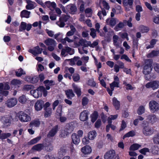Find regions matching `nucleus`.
Listing matches in <instances>:
<instances>
[{"label": "nucleus", "instance_id": "nucleus-1", "mask_svg": "<svg viewBox=\"0 0 159 159\" xmlns=\"http://www.w3.org/2000/svg\"><path fill=\"white\" fill-rule=\"evenodd\" d=\"M44 42L48 46V50L51 52L54 50L57 44L56 41L54 39L50 38L46 39Z\"/></svg>", "mask_w": 159, "mask_h": 159}, {"label": "nucleus", "instance_id": "nucleus-2", "mask_svg": "<svg viewBox=\"0 0 159 159\" xmlns=\"http://www.w3.org/2000/svg\"><path fill=\"white\" fill-rule=\"evenodd\" d=\"M150 109L152 113L157 111L159 109V104L154 100L150 101L149 103Z\"/></svg>", "mask_w": 159, "mask_h": 159}, {"label": "nucleus", "instance_id": "nucleus-3", "mask_svg": "<svg viewBox=\"0 0 159 159\" xmlns=\"http://www.w3.org/2000/svg\"><path fill=\"white\" fill-rule=\"evenodd\" d=\"M145 87L148 89L151 88L154 90L159 88V81L154 80L147 83L145 85Z\"/></svg>", "mask_w": 159, "mask_h": 159}, {"label": "nucleus", "instance_id": "nucleus-4", "mask_svg": "<svg viewBox=\"0 0 159 159\" xmlns=\"http://www.w3.org/2000/svg\"><path fill=\"white\" fill-rule=\"evenodd\" d=\"M154 129L151 127L146 126L143 129L142 132L146 136H149L152 134L154 132Z\"/></svg>", "mask_w": 159, "mask_h": 159}, {"label": "nucleus", "instance_id": "nucleus-5", "mask_svg": "<svg viewBox=\"0 0 159 159\" xmlns=\"http://www.w3.org/2000/svg\"><path fill=\"white\" fill-rule=\"evenodd\" d=\"M18 117L20 120L22 122H27L31 120L30 116L23 112H20L19 113Z\"/></svg>", "mask_w": 159, "mask_h": 159}, {"label": "nucleus", "instance_id": "nucleus-6", "mask_svg": "<svg viewBox=\"0 0 159 159\" xmlns=\"http://www.w3.org/2000/svg\"><path fill=\"white\" fill-rule=\"evenodd\" d=\"M146 120L149 123L153 124L157 121V118L155 115L151 114L146 116Z\"/></svg>", "mask_w": 159, "mask_h": 159}, {"label": "nucleus", "instance_id": "nucleus-7", "mask_svg": "<svg viewBox=\"0 0 159 159\" xmlns=\"http://www.w3.org/2000/svg\"><path fill=\"white\" fill-rule=\"evenodd\" d=\"M152 64L149 63L146 64L143 67V72L145 75H147L150 73L152 70Z\"/></svg>", "mask_w": 159, "mask_h": 159}, {"label": "nucleus", "instance_id": "nucleus-8", "mask_svg": "<svg viewBox=\"0 0 159 159\" xmlns=\"http://www.w3.org/2000/svg\"><path fill=\"white\" fill-rule=\"evenodd\" d=\"M115 154V152L114 150H110L105 153L104 155V158L105 159H112Z\"/></svg>", "mask_w": 159, "mask_h": 159}, {"label": "nucleus", "instance_id": "nucleus-9", "mask_svg": "<svg viewBox=\"0 0 159 159\" xmlns=\"http://www.w3.org/2000/svg\"><path fill=\"white\" fill-rule=\"evenodd\" d=\"M43 50L42 48H40L39 46H37L33 49H29V52L34 55H36L37 54H41Z\"/></svg>", "mask_w": 159, "mask_h": 159}, {"label": "nucleus", "instance_id": "nucleus-10", "mask_svg": "<svg viewBox=\"0 0 159 159\" xmlns=\"http://www.w3.org/2000/svg\"><path fill=\"white\" fill-rule=\"evenodd\" d=\"M58 128V126L56 125L49 131L47 134V137L48 138H51L57 134Z\"/></svg>", "mask_w": 159, "mask_h": 159}, {"label": "nucleus", "instance_id": "nucleus-11", "mask_svg": "<svg viewBox=\"0 0 159 159\" xmlns=\"http://www.w3.org/2000/svg\"><path fill=\"white\" fill-rule=\"evenodd\" d=\"M44 105V102L43 100H38L35 103L34 105L35 109L37 111H40L42 109Z\"/></svg>", "mask_w": 159, "mask_h": 159}, {"label": "nucleus", "instance_id": "nucleus-12", "mask_svg": "<svg viewBox=\"0 0 159 159\" xmlns=\"http://www.w3.org/2000/svg\"><path fill=\"white\" fill-rule=\"evenodd\" d=\"M17 102V100L16 98H12L8 99L6 102V104L8 107H11L16 105Z\"/></svg>", "mask_w": 159, "mask_h": 159}, {"label": "nucleus", "instance_id": "nucleus-13", "mask_svg": "<svg viewBox=\"0 0 159 159\" xmlns=\"http://www.w3.org/2000/svg\"><path fill=\"white\" fill-rule=\"evenodd\" d=\"M27 5L26 6V8L27 10H31L34 9L36 6L35 2L30 0H26Z\"/></svg>", "mask_w": 159, "mask_h": 159}, {"label": "nucleus", "instance_id": "nucleus-14", "mask_svg": "<svg viewBox=\"0 0 159 159\" xmlns=\"http://www.w3.org/2000/svg\"><path fill=\"white\" fill-rule=\"evenodd\" d=\"M67 8L70 13L72 14H75L77 10L76 6L75 5L72 4L67 5Z\"/></svg>", "mask_w": 159, "mask_h": 159}, {"label": "nucleus", "instance_id": "nucleus-15", "mask_svg": "<svg viewBox=\"0 0 159 159\" xmlns=\"http://www.w3.org/2000/svg\"><path fill=\"white\" fill-rule=\"evenodd\" d=\"M88 111L87 110H84L80 114V118L82 121H85L88 119Z\"/></svg>", "mask_w": 159, "mask_h": 159}, {"label": "nucleus", "instance_id": "nucleus-16", "mask_svg": "<svg viewBox=\"0 0 159 159\" xmlns=\"http://www.w3.org/2000/svg\"><path fill=\"white\" fill-rule=\"evenodd\" d=\"M118 20L116 18L108 19L106 20V23L112 27L116 24V22H118Z\"/></svg>", "mask_w": 159, "mask_h": 159}, {"label": "nucleus", "instance_id": "nucleus-17", "mask_svg": "<svg viewBox=\"0 0 159 159\" xmlns=\"http://www.w3.org/2000/svg\"><path fill=\"white\" fill-rule=\"evenodd\" d=\"M74 123L71 122L67 123L65 126V129L68 131V132L70 133L74 130Z\"/></svg>", "mask_w": 159, "mask_h": 159}, {"label": "nucleus", "instance_id": "nucleus-18", "mask_svg": "<svg viewBox=\"0 0 159 159\" xmlns=\"http://www.w3.org/2000/svg\"><path fill=\"white\" fill-rule=\"evenodd\" d=\"M79 43L81 45L83 46V47H87L88 46L90 47V42L89 41H87L85 39H81L79 40Z\"/></svg>", "mask_w": 159, "mask_h": 159}, {"label": "nucleus", "instance_id": "nucleus-19", "mask_svg": "<svg viewBox=\"0 0 159 159\" xmlns=\"http://www.w3.org/2000/svg\"><path fill=\"white\" fill-rule=\"evenodd\" d=\"M92 151L91 148L89 146H85L82 148L81 149V152L85 154L90 153Z\"/></svg>", "mask_w": 159, "mask_h": 159}, {"label": "nucleus", "instance_id": "nucleus-20", "mask_svg": "<svg viewBox=\"0 0 159 159\" xmlns=\"http://www.w3.org/2000/svg\"><path fill=\"white\" fill-rule=\"evenodd\" d=\"M30 93L35 98H38L42 95L41 92H39L37 89L32 90L30 91Z\"/></svg>", "mask_w": 159, "mask_h": 159}, {"label": "nucleus", "instance_id": "nucleus-21", "mask_svg": "<svg viewBox=\"0 0 159 159\" xmlns=\"http://www.w3.org/2000/svg\"><path fill=\"white\" fill-rule=\"evenodd\" d=\"M40 124V122L39 120L38 119H35L32 121L30 124V127H38Z\"/></svg>", "mask_w": 159, "mask_h": 159}, {"label": "nucleus", "instance_id": "nucleus-22", "mask_svg": "<svg viewBox=\"0 0 159 159\" xmlns=\"http://www.w3.org/2000/svg\"><path fill=\"white\" fill-rule=\"evenodd\" d=\"M57 112L58 113L60 116L59 120L61 123H64L67 120V118L66 117L64 116H61V110L60 107L58 108L57 111Z\"/></svg>", "mask_w": 159, "mask_h": 159}, {"label": "nucleus", "instance_id": "nucleus-23", "mask_svg": "<svg viewBox=\"0 0 159 159\" xmlns=\"http://www.w3.org/2000/svg\"><path fill=\"white\" fill-rule=\"evenodd\" d=\"M72 141L75 144H78L80 142V137L76 134H73L71 136Z\"/></svg>", "mask_w": 159, "mask_h": 159}, {"label": "nucleus", "instance_id": "nucleus-24", "mask_svg": "<svg viewBox=\"0 0 159 159\" xmlns=\"http://www.w3.org/2000/svg\"><path fill=\"white\" fill-rule=\"evenodd\" d=\"M151 153L154 155H159V148L156 145L153 146L151 150Z\"/></svg>", "mask_w": 159, "mask_h": 159}, {"label": "nucleus", "instance_id": "nucleus-25", "mask_svg": "<svg viewBox=\"0 0 159 159\" xmlns=\"http://www.w3.org/2000/svg\"><path fill=\"white\" fill-rule=\"evenodd\" d=\"M12 119L11 115L5 116L2 117V120L4 121L5 124L10 123Z\"/></svg>", "mask_w": 159, "mask_h": 159}, {"label": "nucleus", "instance_id": "nucleus-26", "mask_svg": "<svg viewBox=\"0 0 159 159\" xmlns=\"http://www.w3.org/2000/svg\"><path fill=\"white\" fill-rule=\"evenodd\" d=\"M65 92L67 98L69 99H71L72 98L75 96V94L72 89L67 90Z\"/></svg>", "mask_w": 159, "mask_h": 159}, {"label": "nucleus", "instance_id": "nucleus-27", "mask_svg": "<svg viewBox=\"0 0 159 159\" xmlns=\"http://www.w3.org/2000/svg\"><path fill=\"white\" fill-rule=\"evenodd\" d=\"M159 55V50H153L147 55L148 58H152Z\"/></svg>", "mask_w": 159, "mask_h": 159}, {"label": "nucleus", "instance_id": "nucleus-28", "mask_svg": "<svg viewBox=\"0 0 159 159\" xmlns=\"http://www.w3.org/2000/svg\"><path fill=\"white\" fill-rule=\"evenodd\" d=\"M30 12L26 10H23L20 13V16L22 17L29 18L30 17Z\"/></svg>", "mask_w": 159, "mask_h": 159}, {"label": "nucleus", "instance_id": "nucleus-29", "mask_svg": "<svg viewBox=\"0 0 159 159\" xmlns=\"http://www.w3.org/2000/svg\"><path fill=\"white\" fill-rule=\"evenodd\" d=\"M113 104L116 110L119 109L120 107V102L118 101L115 97H114L112 99Z\"/></svg>", "mask_w": 159, "mask_h": 159}, {"label": "nucleus", "instance_id": "nucleus-30", "mask_svg": "<svg viewBox=\"0 0 159 159\" xmlns=\"http://www.w3.org/2000/svg\"><path fill=\"white\" fill-rule=\"evenodd\" d=\"M18 99L19 102L22 104H25L28 101V98L24 95L20 96Z\"/></svg>", "mask_w": 159, "mask_h": 159}, {"label": "nucleus", "instance_id": "nucleus-31", "mask_svg": "<svg viewBox=\"0 0 159 159\" xmlns=\"http://www.w3.org/2000/svg\"><path fill=\"white\" fill-rule=\"evenodd\" d=\"M97 134L94 130L90 131L89 133L88 138L90 140H93L96 137Z\"/></svg>", "mask_w": 159, "mask_h": 159}, {"label": "nucleus", "instance_id": "nucleus-32", "mask_svg": "<svg viewBox=\"0 0 159 159\" xmlns=\"http://www.w3.org/2000/svg\"><path fill=\"white\" fill-rule=\"evenodd\" d=\"M73 87L75 92L76 93L78 96H80L81 95V91L80 89L75 85L74 84L72 85Z\"/></svg>", "mask_w": 159, "mask_h": 159}, {"label": "nucleus", "instance_id": "nucleus-33", "mask_svg": "<svg viewBox=\"0 0 159 159\" xmlns=\"http://www.w3.org/2000/svg\"><path fill=\"white\" fill-rule=\"evenodd\" d=\"M27 79H29L30 80H27V81H29L33 84L37 82L39 80V78L36 76H34L32 78H30L28 77L26 78V80H27Z\"/></svg>", "mask_w": 159, "mask_h": 159}, {"label": "nucleus", "instance_id": "nucleus-34", "mask_svg": "<svg viewBox=\"0 0 159 159\" xmlns=\"http://www.w3.org/2000/svg\"><path fill=\"white\" fill-rule=\"evenodd\" d=\"M124 22H120L118 24H117L114 28V29L116 31H118V30L122 29L124 26Z\"/></svg>", "mask_w": 159, "mask_h": 159}, {"label": "nucleus", "instance_id": "nucleus-35", "mask_svg": "<svg viewBox=\"0 0 159 159\" xmlns=\"http://www.w3.org/2000/svg\"><path fill=\"white\" fill-rule=\"evenodd\" d=\"M43 145L42 144H39L34 146L32 148V149L37 151H40L43 147Z\"/></svg>", "mask_w": 159, "mask_h": 159}, {"label": "nucleus", "instance_id": "nucleus-36", "mask_svg": "<svg viewBox=\"0 0 159 159\" xmlns=\"http://www.w3.org/2000/svg\"><path fill=\"white\" fill-rule=\"evenodd\" d=\"M40 136L36 138L32 139L30 142H28L27 144L29 145L34 144L38 142L41 139Z\"/></svg>", "mask_w": 159, "mask_h": 159}, {"label": "nucleus", "instance_id": "nucleus-37", "mask_svg": "<svg viewBox=\"0 0 159 159\" xmlns=\"http://www.w3.org/2000/svg\"><path fill=\"white\" fill-rule=\"evenodd\" d=\"M66 150L63 148H61L58 152L59 158H61L63 156L66 154Z\"/></svg>", "mask_w": 159, "mask_h": 159}, {"label": "nucleus", "instance_id": "nucleus-38", "mask_svg": "<svg viewBox=\"0 0 159 159\" xmlns=\"http://www.w3.org/2000/svg\"><path fill=\"white\" fill-rule=\"evenodd\" d=\"M26 23L25 22H22L19 26V31L20 32L24 31L26 30Z\"/></svg>", "mask_w": 159, "mask_h": 159}, {"label": "nucleus", "instance_id": "nucleus-39", "mask_svg": "<svg viewBox=\"0 0 159 159\" xmlns=\"http://www.w3.org/2000/svg\"><path fill=\"white\" fill-rule=\"evenodd\" d=\"M11 135V134L9 133H2L0 135V139L2 140L9 137Z\"/></svg>", "mask_w": 159, "mask_h": 159}, {"label": "nucleus", "instance_id": "nucleus-40", "mask_svg": "<svg viewBox=\"0 0 159 159\" xmlns=\"http://www.w3.org/2000/svg\"><path fill=\"white\" fill-rule=\"evenodd\" d=\"M157 40L156 39H152L150 42V45L146 47V48L148 49L152 48L154 47V45L156 44Z\"/></svg>", "mask_w": 159, "mask_h": 159}, {"label": "nucleus", "instance_id": "nucleus-41", "mask_svg": "<svg viewBox=\"0 0 159 159\" xmlns=\"http://www.w3.org/2000/svg\"><path fill=\"white\" fill-rule=\"evenodd\" d=\"M139 30L142 33H145L149 31V29L147 27L141 25L139 27Z\"/></svg>", "mask_w": 159, "mask_h": 159}, {"label": "nucleus", "instance_id": "nucleus-42", "mask_svg": "<svg viewBox=\"0 0 159 159\" xmlns=\"http://www.w3.org/2000/svg\"><path fill=\"white\" fill-rule=\"evenodd\" d=\"M79 57H75L73 59H66V60L70 61V64L71 65H74L75 64V62L77 61V60L80 59Z\"/></svg>", "mask_w": 159, "mask_h": 159}, {"label": "nucleus", "instance_id": "nucleus-43", "mask_svg": "<svg viewBox=\"0 0 159 159\" xmlns=\"http://www.w3.org/2000/svg\"><path fill=\"white\" fill-rule=\"evenodd\" d=\"M118 39L119 37L116 35H114L113 37V44L117 48L119 46V43L117 42Z\"/></svg>", "mask_w": 159, "mask_h": 159}, {"label": "nucleus", "instance_id": "nucleus-44", "mask_svg": "<svg viewBox=\"0 0 159 159\" xmlns=\"http://www.w3.org/2000/svg\"><path fill=\"white\" fill-rule=\"evenodd\" d=\"M25 74V72L21 68L19 69L16 71V75L17 77H20L23 75Z\"/></svg>", "mask_w": 159, "mask_h": 159}, {"label": "nucleus", "instance_id": "nucleus-45", "mask_svg": "<svg viewBox=\"0 0 159 159\" xmlns=\"http://www.w3.org/2000/svg\"><path fill=\"white\" fill-rule=\"evenodd\" d=\"M11 84L15 86H19L22 84L21 81L17 79H14L11 82Z\"/></svg>", "mask_w": 159, "mask_h": 159}, {"label": "nucleus", "instance_id": "nucleus-46", "mask_svg": "<svg viewBox=\"0 0 159 159\" xmlns=\"http://www.w3.org/2000/svg\"><path fill=\"white\" fill-rule=\"evenodd\" d=\"M119 82L116 81H113L112 83L110 84V87L111 89L112 90H114L115 87H119Z\"/></svg>", "mask_w": 159, "mask_h": 159}, {"label": "nucleus", "instance_id": "nucleus-47", "mask_svg": "<svg viewBox=\"0 0 159 159\" xmlns=\"http://www.w3.org/2000/svg\"><path fill=\"white\" fill-rule=\"evenodd\" d=\"M153 140L154 144L159 145V134H157L154 136L153 138Z\"/></svg>", "mask_w": 159, "mask_h": 159}, {"label": "nucleus", "instance_id": "nucleus-48", "mask_svg": "<svg viewBox=\"0 0 159 159\" xmlns=\"http://www.w3.org/2000/svg\"><path fill=\"white\" fill-rule=\"evenodd\" d=\"M102 14L104 16H105L107 15V13L105 10H102V11H99L98 13V15L101 20L102 19H103V17L102 16Z\"/></svg>", "mask_w": 159, "mask_h": 159}, {"label": "nucleus", "instance_id": "nucleus-49", "mask_svg": "<svg viewBox=\"0 0 159 159\" xmlns=\"http://www.w3.org/2000/svg\"><path fill=\"white\" fill-rule=\"evenodd\" d=\"M70 133L68 132V131L65 129L64 130H62L61 131L60 136L63 138H65Z\"/></svg>", "mask_w": 159, "mask_h": 159}, {"label": "nucleus", "instance_id": "nucleus-50", "mask_svg": "<svg viewBox=\"0 0 159 159\" xmlns=\"http://www.w3.org/2000/svg\"><path fill=\"white\" fill-rule=\"evenodd\" d=\"M66 52L68 53L70 55H72L74 53V50L73 49H72L68 46L66 47Z\"/></svg>", "mask_w": 159, "mask_h": 159}, {"label": "nucleus", "instance_id": "nucleus-51", "mask_svg": "<svg viewBox=\"0 0 159 159\" xmlns=\"http://www.w3.org/2000/svg\"><path fill=\"white\" fill-rule=\"evenodd\" d=\"M140 145L137 144H134L132 145L130 147L129 149L130 150H137L140 147Z\"/></svg>", "mask_w": 159, "mask_h": 159}, {"label": "nucleus", "instance_id": "nucleus-52", "mask_svg": "<svg viewBox=\"0 0 159 159\" xmlns=\"http://www.w3.org/2000/svg\"><path fill=\"white\" fill-rule=\"evenodd\" d=\"M144 111L145 108L144 107L141 106L138 108L137 112L139 115H141L144 113Z\"/></svg>", "mask_w": 159, "mask_h": 159}, {"label": "nucleus", "instance_id": "nucleus-53", "mask_svg": "<svg viewBox=\"0 0 159 159\" xmlns=\"http://www.w3.org/2000/svg\"><path fill=\"white\" fill-rule=\"evenodd\" d=\"M134 132L133 131H131L126 134L123 137V139H124L125 137H132L134 135Z\"/></svg>", "mask_w": 159, "mask_h": 159}, {"label": "nucleus", "instance_id": "nucleus-54", "mask_svg": "<svg viewBox=\"0 0 159 159\" xmlns=\"http://www.w3.org/2000/svg\"><path fill=\"white\" fill-rule=\"evenodd\" d=\"M72 78L74 81L77 82L80 80V76L78 74H75L73 75Z\"/></svg>", "mask_w": 159, "mask_h": 159}, {"label": "nucleus", "instance_id": "nucleus-55", "mask_svg": "<svg viewBox=\"0 0 159 159\" xmlns=\"http://www.w3.org/2000/svg\"><path fill=\"white\" fill-rule=\"evenodd\" d=\"M51 109L47 108L46 109V112L44 116L45 117L50 116L51 114Z\"/></svg>", "mask_w": 159, "mask_h": 159}, {"label": "nucleus", "instance_id": "nucleus-56", "mask_svg": "<svg viewBox=\"0 0 159 159\" xmlns=\"http://www.w3.org/2000/svg\"><path fill=\"white\" fill-rule=\"evenodd\" d=\"M98 115L97 113L95 112L92 115L91 117V121L93 122L95 121L97 119Z\"/></svg>", "mask_w": 159, "mask_h": 159}, {"label": "nucleus", "instance_id": "nucleus-57", "mask_svg": "<svg viewBox=\"0 0 159 159\" xmlns=\"http://www.w3.org/2000/svg\"><path fill=\"white\" fill-rule=\"evenodd\" d=\"M44 83L45 84H48L49 86H52L55 84V83L53 80H47L44 81Z\"/></svg>", "mask_w": 159, "mask_h": 159}, {"label": "nucleus", "instance_id": "nucleus-58", "mask_svg": "<svg viewBox=\"0 0 159 159\" xmlns=\"http://www.w3.org/2000/svg\"><path fill=\"white\" fill-rule=\"evenodd\" d=\"M33 88V86L30 85H26L23 87V89L24 90L28 91L30 90Z\"/></svg>", "mask_w": 159, "mask_h": 159}, {"label": "nucleus", "instance_id": "nucleus-59", "mask_svg": "<svg viewBox=\"0 0 159 159\" xmlns=\"http://www.w3.org/2000/svg\"><path fill=\"white\" fill-rule=\"evenodd\" d=\"M88 84L92 87H94L96 86V84L93 80H89L88 81Z\"/></svg>", "mask_w": 159, "mask_h": 159}, {"label": "nucleus", "instance_id": "nucleus-60", "mask_svg": "<svg viewBox=\"0 0 159 159\" xmlns=\"http://www.w3.org/2000/svg\"><path fill=\"white\" fill-rule=\"evenodd\" d=\"M140 152L144 155H145L146 153L149 152V149L148 148H144L140 150Z\"/></svg>", "mask_w": 159, "mask_h": 159}, {"label": "nucleus", "instance_id": "nucleus-61", "mask_svg": "<svg viewBox=\"0 0 159 159\" xmlns=\"http://www.w3.org/2000/svg\"><path fill=\"white\" fill-rule=\"evenodd\" d=\"M90 30L91 31L90 33V35L93 38H94L96 36V31L95 29L93 28H91Z\"/></svg>", "mask_w": 159, "mask_h": 159}, {"label": "nucleus", "instance_id": "nucleus-62", "mask_svg": "<svg viewBox=\"0 0 159 159\" xmlns=\"http://www.w3.org/2000/svg\"><path fill=\"white\" fill-rule=\"evenodd\" d=\"M89 99L86 97H84L82 99V103L83 106L86 105L88 103Z\"/></svg>", "mask_w": 159, "mask_h": 159}, {"label": "nucleus", "instance_id": "nucleus-63", "mask_svg": "<svg viewBox=\"0 0 159 159\" xmlns=\"http://www.w3.org/2000/svg\"><path fill=\"white\" fill-rule=\"evenodd\" d=\"M57 24L58 26L61 27H64L65 25V23L61 21V19H60L59 21L57 22Z\"/></svg>", "mask_w": 159, "mask_h": 159}, {"label": "nucleus", "instance_id": "nucleus-64", "mask_svg": "<svg viewBox=\"0 0 159 159\" xmlns=\"http://www.w3.org/2000/svg\"><path fill=\"white\" fill-rule=\"evenodd\" d=\"M154 68L155 71L159 73V64L156 63L154 65Z\"/></svg>", "mask_w": 159, "mask_h": 159}]
</instances>
